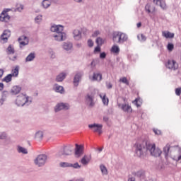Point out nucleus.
<instances>
[{
  "mask_svg": "<svg viewBox=\"0 0 181 181\" xmlns=\"http://www.w3.org/2000/svg\"><path fill=\"white\" fill-rule=\"evenodd\" d=\"M11 95H16L17 97L16 100V104L18 107H23L25 105H30L32 97L26 95L25 93H22L21 91H11L10 92Z\"/></svg>",
  "mask_w": 181,
  "mask_h": 181,
  "instance_id": "nucleus-1",
  "label": "nucleus"
},
{
  "mask_svg": "<svg viewBox=\"0 0 181 181\" xmlns=\"http://www.w3.org/2000/svg\"><path fill=\"white\" fill-rule=\"evenodd\" d=\"M148 143L146 141H138L135 144V153L139 158H142L148 152Z\"/></svg>",
  "mask_w": 181,
  "mask_h": 181,
  "instance_id": "nucleus-2",
  "label": "nucleus"
},
{
  "mask_svg": "<svg viewBox=\"0 0 181 181\" xmlns=\"http://www.w3.org/2000/svg\"><path fill=\"white\" fill-rule=\"evenodd\" d=\"M112 40L117 45H124V42L128 41V35L122 32H115L112 35Z\"/></svg>",
  "mask_w": 181,
  "mask_h": 181,
  "instance_id": "nucleus-3",
  "label": "nucleus"
},
{
  "mask_svg": "<svg viewBox=\"0 0 181 181\" xmlns=\"http://www.w3.org/2000/svg\"><path fill=\"white\" fill-rule=\"evenodd\" d=\"M150 152L151 156H154L155 158H159L160 155H162V150L159 148H156V145L155 144L148 143L147 144V152Z\"/></svg>",
  "mask_w": 181,
  "mask_h": 181,
  "instance_id": "nucleus-4",
  "label": "nucleus"
},
{
  "mask_svg": "<svg viewBox=\"0 0 181 181\" xmlns=\"http://www.w3.org/2000/svg\"><path fill=\"white\" fill-rule=\"evenodd\" d=\"M95 95L93 92L87 93L85 96V103L89 108H93L95 105Z\"/></svg>",
  "mask_w": 181,
  "mask_h": 181,
  "instance_id": "nucleus-5",
  "label": "nucleus"
},
{
  "mask_svg": "<svg viewBox=\"0 0 181 181\" xmlns=\"http://www.w3.org/2000/svg\"><path fill=\"white\" fill-rule=\"evenodd\" d=\"M47 160V156L45 154H40L37 156L35 159V164L39 168H42V166H45L46 162Z\"/></svg>",
  "mask_w": 181,
  "mask_h": 181,
  "instance_id": "nucleus-6",
  "label": "nucleus"
},
{
  "mask_svg": "<svg viewBox=\"0 0 181 181\" xmlns=\"http://www.w3.org/2000/svg\"><path fill=\"white\" fill-rule=\"evenodd\" d=\"M88 128L90 129H92L93 132H98L99 135H101V134H103V124L94 123L92 124H89Z\"/></svg>",
  "mask_w": 181,
  "mask_h": 181,
  "instance_id": "nucleus-7",
  "label": "nucleus"
},
{
  "mask_svg": "<svg viewBox=\"0 0 181 181\" xmlns=\"http://www.w3.org/2000/svg\"><path fill=\"white\" fill-rule=\"evenodd\" d=\"M71 154V146H66L58 152V156H69Z\"/></svg>",
  "mask_w": 181,
  "mask_h": 181,
  "instance_id": "nucleus-8",
  "label": "nucleus"
},
{
  "mask_svg": "<svg viewBox=\"0 0 181 181\" xmlns=\"http://www.w3.org/2000/svg\"><path fill=\"white\" fill-rule=\"evenodd\" d=\"M54 40H57V42H63L64 40H66L67 36L66 33H64L63 31L57 33V35H54Z\"/></svg>",
  "mask_w": 181,
  "mask_h": 181,
  "instance_id": "nucleus-9",
  "label": "nucleus"
},
{
  "mask_svg": "<svg viewBox=\"0 0 181 181\" xmlns=\"http://www.w3.org/2000/svg\"><path fill=\"white\" fill-rule=\"evenodd\" d=\"M117 105L124 112H132V107L127 103H117Z\"/></svg>",
  "mask_w": 181,
  "mask_h": 181,
  "instance_id": "nucleus-10",
  "label": "nucleus"
},
{
  "mask_svg": "<svg viewBox=\"0 0 181 181\" xmlns=\"http://www.w3.org/2000/svg\"><path fill=\"white\" fill-rule=\"evenodd\" d=\"M165 66L167 67V69H170L171 70H177V69H178L179 67V65L177 64V62H176V61L169 59L165 64Z\"/></svg>",
  "mask_w": 181,
  "mask_h": 181,
  "instance_id": "nucleus-11",
  "label": "nucleus"
},
{
  "mask_svg": "<svg viewBox=\"0 0 181 181\" xmlns=\"http://www.w3.org/2000/svg\"><path fill=\"white\" fill-rule=\"evenodd\" d=\"M70 108V106L67 103H58L54 107V111L55 112H59V111H62V110H69Z\"/></svg>",
  "mask_w": 181,
  "mask_h": 181,
  "instance_id": "nucleus-12",
  "label": "nucleus"
},
{
  "mask_svg": "<svg viewBox=\"0 0 181 181\" xmlns=\"http://www.w3.org/2000/svg\"><path fill=\"white\" fill-rule=\"evenodd\" d=\"M64 29V27L63 25H56V24H53L50 28L51 32H54V33H59L60 32H63Z\"/></svg>",
  "mask_w": 181,
  "mask_h": 181,
  "instance_id": "nucleus-13",
  "label": "nucleus"
},
{
  "mask_svg": "<svg viewBox=\"0 0 181 181\" xmlns=\"http://www.w3.org/2000/svg\"><path fill=\"white\" fill-rule=\"evenodd\" d=\"M84 153V147L81 145L76 144L75 155L76 158H80Z\"/></svg>",
  "mask_w": 181,
  "mask_h": 181,
  "instance_id": "nucleus-14",
  "label": "nucleus"
},
{
  "mask_svg": "<svg viewBox=\"0 0 181 181\" xmlns=\"http://www.w3.org/2000/svg\"><path fill=\"white\" fill-rule=\"evenodd\" d=\"M81 77H83V73L82 72H77L74 77V86L75 87H77L80 83V81L81 80Z\"/></svg>",
  "mask_w": 181,
  "mask_h": 181,
  "instance_id": "nucleus-15",
  "label": "nucleus"
},
{
  "mask_svg": "<svg viewBox=\"0 0 181 181\" xmlns=\"http://www.w3.org/2000/svg\"><path fill=\"white\" fill-rule=\"evenodd\" d=\"M9 37H11V30H5L3 34L1 35V40L4 41V43H6Z\"/></svg>",
  "mask_w": 181,
  "mask_h": 181,
  "instance_id": "nucleus-16",
  "label": "nucleus"
},
{
  "mask_svg": "<svg viewBox=\"0 0 181 181\" xmlns=\"http://www.w3.org/2000/svg\"><path fill=\"white\" fill-rule=\"evenodd\" d=\"M8 11H3L0 15L1 22H8L11 19V16L8 15Z\"/></svg>",
  "mask_w": 181,
  "mask_h": 181,
  "instance_id": "nucleus-17",
  "label": "nucleus"
},
{
  "mask_svg": "<svg viewBox=\"0 0 181 181\" xmlns=\"http://www.w3.org/2000/svg\"><path fill=\"white\" fill-rule=\"evenodd\" d=\"M90 160H91V155L90 156L84 155L82 159H81V163H82L83 166H86L88 163H90Z\"/></svg>",
  "mask_w": 181,
  "mask_h": 181,
  "instance_id": "nucleus-18",
  "label": "nucleus"
},
{
  "mask_svg": "<svg viewBox=\"0 0 181 181\" xmlns=\"http://www.w3.org/2000/svg\"><path fill=\"white\" fill-rule=\"evenodd\" d=\"M90 78L92 81H101L103 80V74L94 72L92 78L90 77Z\"/></svg>",
  "mask_w": 181,
  "mask_h": 181,
  "instance_id": "nucleus-19",
  "label": "nucleus"
},
{
  "mask_svg": "<svg viewBox=\"0 0 181 181\" xmlns=\"http://www.w3.org/2000/svg\"><path fill=\"white\" fill-rule=\"evenodd\" d=\"M66 76H67V74L66 73L62 72L57 76L55 78V81H57V83H62V81H63Z\"/></svg>",
  "mask_w": 181,
  "mask_h": 181,
  "instance_id": "nucleus-20",
  "label": "nucleus"
},
{
  "mask_svg": "<svg viewBox=\"0 0 181 181\" xmlns=\"http://www.w3.org/2000/svg\"><path fill=\"white\" fill-rule=\"evenodd\" d=\"M153 4H156V5H159V6H160V8L163 10L166 9V3L165 1L153 0Z\"/></svg>",
  "mask_w": 181,
  "mask_h": 181,
  "instance_id": "nucleus-21",
  "label": "nucleus"
},
{
  "mask_svg": "<svg viewBox=\"0 0 181 181\" xmlns=\"http://www.w3.org/2000/svg\"><path fill=\"white\" fill-rule=\"evenodd\" d=\"M74 39L80 40L81 39V31L80 30H74L73 32Z\"/></svg>",
  "mask_w": 181,
  "mask_h": 181,
  "instance_id": "nucleus-22",
  "label": "nucleus"
},
{
  "mask_svg": "<svg viewBox=\"0 0 181 181\" xmlns=\"http://www.w3.org/2000/svg\"><path fill=\"white\" fill-rule=\"evenodd\" d=\"M8 91H4L1 94V98H0V107L4 105V103L6 101V98H8Z\"/></svg>",
  "mask_w": 181,
  "mask_h": 181,
  "instance_id": "nucleus-23",
  "label": "nucleus"
},
{
  "mask_svg": "<svg viewBox=\"0 0 181 181\" xmlns=\"http://www.w3.org/2000/svg\"><path fill=\"white\" fill-rule=\"evenodd\" d=\"M36 59V54L35 52H30L25 58V62H33Z\"/></svg>",
  "mask_w": 181,
  "mask_h": 181,
  "instance_id": "nucleus-24",
  "label": "nucleus"
},
{
  "mask_svg": "<svg viewBox=\"0 0 181 181\" xmlns=\"http://www.w3.org/2000/svg\"><path fill=\"white\" fill-rule=\"evenodd\" d=\"M135 176L139 177L141 180L145 179V171L144 170H140L135 173Z\"/></svg>",
  "mask_w": 181,
  "mask_h": 181,
  "instance_id": "nucleus-25",
  "label": "nucleus"
},
{
  "mask_svg": "<svg viewBox=\"0 0 181 181\" xmlns=\"http://www.w3.org/2000/svg\"><path fill=\"white\" fill-rule=\"evenodd\" d=\"M99 97L101 98L104 105H108V103H110V100H108V98H107V95L105 94H100Z\"/></svg>",
  "mask_w": 181,
  "mask_h": 181,
  "instance_id": "nucleus-26",
  "label": "nucleus"
},
{
  "mask_svg": "<svg viewBox=\"0 0 181 181\" xmlns=\"http://www.w3.org/2000/svg\"><path fill=\"white\" fill-rule=\"evenodd\" d=\"M170 149V145L167 144L164 148H163V153L165 155V159H168L169 156V151Z\"/></svg>",
  "mask_w": 181,
  "mask_h": 181,
  "instance_id": "nucleus-27",
  "label": "nucleus"
},
{
  "mask_svg": "<svg viewBox=\"0 0 181 181\" xmlns=\"http://www.w3.org/2000/svg\"><path fill=\"white\" fill-rule=\"evenodd\" d=\"M132 103L134 104V105L138 108H139V107L142 105V99L141 98H137L132 102Z\"/></svg>",
  "mask_w": 181,
  "mask_h": 181,
  "instance_id": "nucleus-28",
  "label": "nucleus"
},
{
  "mask_svg": "<svg viewBox=\"0 0 181 181\" xmlns=\"http://www.w3.org/2000/svg\"><path fill=\"white\" fill-rule=\"evenodd\" d=\"M73 47V44L70 42H64L63 45V49H64V50H71V48Z\"/></svg>",
  "mask_w": 181,
  "mask_h": 181,
  "instance_id": "nucleus-29",
  "label": "nucleus"
},
{
  "mask_svg": "<svg viewBox=\"0 0 181 181\" xmlns=\"http://www.w3.org/2000/svg\"><path fill=\"white\" fill-rule=\"evenodd\" d=\"M110 52L115 54H118L119 53V47H118V45H113L110 49Z\"/></svg>",
  "mask_w": 181,
  "mask_h": 181,
  "instance_id": "nucleus-30",
  "label": "nucleus"
},
{
  "mask_svg": "<svg viewBox=\"0 0 181 181\" xmlns=\"http://www.w3.org/2000/svg\"><path fill=\"white\" fill-rule=\"evenodd\" d=\"M17 151H18V153H23L24 155H27V153H28V149H26L21 146H18Z\"/></svg>",
  "mask_w": 181,
  "mask_h": 181,
  "instance_id": "nucleus-31",
  "label": "nucleus"
},
{
  "mask_svg": "<svg viewBox=\"0 0 181 181\" xmlns=\"http://www.w3.org/2000/svg\"><path fill=\"white\" fill-rule=\"evenodd\" d=\"M54 91H64V88L57 83H55L53 86Z\"/></svg>",
  "mask_w": 181,
  "mask_h": 181,
  "instance_id": "nucleus-32",
  "label": "nucleus"
},
{
  "mask_svg": "<svg viewBox=\"0 0 181 181\" xmlns=\"http://www.w3.org/2000/svg\"><path fill=\"white\" fill-rule=\"evenodd\" d=\"M152 9V13H153V11H155V7H152L151 6V4H147L145 6V10L148 12V13H151Z\"/></svg>",
  "mask_w": 181,
  "mask_h": 181,
  "instance_id": "nucleus-33",
  "label": "nucleus"
},
{
  "mask_svg": "<svg viewBox=\"0 0 181 181\" xmlns=\"http://www.w3.org/2000/svg\"><path fill=\"white\" fill-rule=\"evenodd\" d=\"M163 35L166 37V39H173L175 37V33H172L170 32L163 33Z\"/></svg>",
  "mask_w": 181,
  "mask_h": 181,
  "instance_id": "nucleus-34",
  "label": "nucleus"
},
{
  "mask_svg": "<svg viewBox=\"0 0 181 181\" xmlns=\"http://www.w3.org/2000/svg\"><path fill=\"white\" fill-rule=\"evenodd\" d=\"M42 5L43 8H45V9H47V8H49V6H50L51 2L49 0H43L42 2Z\"/></svg>",
  "mask_w": 181,
  "mask_h": 181,
  "instance_id": "nucleus-35",
  "label": "nucleus"
},
{
  "mask_svg": "<svg viewBox=\"0 0 181 181\" xmlns=\"http://www.w3.org/2000/svg\"><path fill=\"white\" fill-rule=\"evenodd\" d=\"M13 77H18L19 74V66H16V68L13 70V73L10 74Z\"/></svg>",
  "mask_w": 181,
  "mask_h": 181,
  "instance_id": "nucleus-36",
  "label": "nucleus"
},
{
  "mask_svg": "<svg viewBox=\"0 0 181 181\" xmlns=\"http://www.w3.org/2000/svg\"><path fill=\"white\" fill-rule=\"evenodd\" d=\"M100 169L103 175H108V170L107 169V167H105V165H100Z\"/></svg>",
  "mask_w": 181,
  "mask_h": 181,
  "instance_id": "nucleus-37",
  "label": "nucleus"
},
{
  "mask_svg": "<svg viewBox=\"0 0 181 181\" xmlns=\"http://www.w3.org/2000/svg\"><path fill=\"white\" fill-rule=\"evenodd\" d=\"M95 43L98 46H103L104 45V40L101 37H98L95 40Z\"/></svg>",
  "mask_w": 181,
  "mask_h": 181,
  "instance_id": "nucleus-38",
  "label": "nucleus"
},
{
  "mask_svg": "<svg viewBox=\"0 0 181 181\" xmlns=\"http://www.w3.org/2000/svg\"><path fill=\"white\" fill-rule=\"evenodd\" d=\"M12 75L9 74L3 78V81H5L6 83H11V81H12Z\"/></svg>",
  "mask_w": 181,
  "mask_h": 181,
  "instance_id": "nucleus-39",
  "label": "nucleus"
},
{
  "mask_svg": "<svg viewBox=\"0 0 181 181\" xmlns=\"http://www.w3.org/2000/svg\"><path fill=\"white\" fill-rule=\"evenodd\" d=\"M61 168H71V163L66 162H62L59 163Z\"/></svg>",
  "mask_w": 181,
  "mask_h": 181,
  "instance_id": "nucleus-40",
  "label": "nucleus"
},
{
  "mask_svg": "<svg viewBox=\"0 0 181 181\" xmlns=\"http://www.w3.org/2000/svg\"><path fill=\"white\" fill-rule=\"evenodd\" d=\"M35 138L39 141H41V139L43 138V132H37L35 134Z\"/></svg>",
  "mask_w": 181,
  "mask_h": 181,
  "instance_id": "nucleus-41",
  "label": "nucleus"
},
{
  "mask_svg": "<svg viewBox=\"0 0 181 181\" xmlns=\"http://www.w3.org/2000/svg\"><path fill=\"white\" fill-rule=\"evenodd\" d=\"M119 81L121 83H123V84H126V86H129V81L127 78V77H123L119 79Z\"/></svg>",
  "mask_w": 181,
  "mask_h": 181,
  "instance_id": "nucleus-42",
  "label": "nucleus"
},
{
  "mask_svg": "<svg viewBox=\"0 0 181 181\" xmlns=\"http://www.w3.org/2000/svg\"><path fill=\"white\" fill-rule=\"evenodd\" d=\"M48 53L50 54V57L52 59H54L56 57V52L53 51V49L50 48L48 51Z\"/></svg>",
  "mask_w": 181,
  "mask_h": 181,
  "instance_id": "nucleus-43",
  "label": "nucleus"
},
{
  "mask_svg": "<svg viewBox=\"0 0 181 181\" xmlns=\"http://www.w3.org/2000/svg\"><path fill=\"white\" fill-rule=\"evenodd\" d=\"M167 49L168 52H172L173 49H175V45H173V43L169 42L167 45Z\"/></svg>",
  "mask_w": 181,
  "mask_h": 181,
  "instance_id": "nucleus-44",
  "label": "nucleus"
},
{
  "mask_svg": "<svg viewBox=\"0 0 181 181\" xmlns=\"http://www.w3.org/2000/svg\"><path fill=\"white\" fill-rule=\"evenodd\" d=\"M11 91H22V87L21 86H14L11 88Z\"/></svg>",
  "mask_w": 181,
  "mask_h": 181,
  "instance_id": "nucleus-45",
  "label": "nucleus"
},
{
  "mask_svg": "<svg viewBox=\"0 0 181 181\" xmlns=\"http://www.w3.org/2000/svg\"><path fill=\"white\" fill-rule=\"evenodd\" d=\"M7 51L9 54H13L15 53V49L12 48V45H11L7 47Z\"/></svg>",
  "mask_w": 181,
  "mask_h": 181,
  "instance_id": "nucleus-46",
  "label": "nucleus"
},
{
  "mask_svg": "<svg viewBox=\"0 0 181 181\" xmlns=\"http://www.w3.org/2000/svg\"><path fill=\"white\" fill-rule=\"evenodd\" d=\"M71 168H74V169H80L81 165L78 164V163H71Z\"/></svg>",
  "mask_w": 181,
  "mask_h": 181,
  "instance_id": "nucleus-47",
  "label": "nucleus"
},
{
  "mask_svg": "<svg viewBox=\"0 0 181 181\" xmlns=\"http://www.w3.org/2000/svg\"><path fill=\"white\" fill-rule=\"evenodd\" d=\"M22 40H23V42H28V40H29V38H28V37H26L25 35H22L18 38V42H21Z\"/></svg>",
  "mask_w": 181,
  "mask_h": 181,
  "instance_id": "nucleus-48",
  "label": "nucleus"
},
{
  "mask_svg": "<svg viewBox=\"0 0 181 181\" xmlns=\"http://www.w3.org/2000/svg\"><path fill=\"white\" fill-rule=\"evenodd\" d=\"M138 40H141V42H146V36H145L144 34H141L140 37L139 38V35L137 36Z\"/></svg>",
  "mask_w": 181,
  "mask_h": 181,
  "instance_id": "nucleus-49",
  "label": "nucleus"
},
{
  "mask_svg": "<svg viewBox=\"0 0 181 181\" xmlns=\"http://www.w3.org/2000/svg\"><path fill=\"white\" fill-rule=\"evenodd\" d=\"M19 43H20V47L22 48V46H27V45H29V40L19 41Z\"/></svg>",
  "mask_w": 181,
  "mask_h": 181,
  "instance_id": "nucleus-50",
  "label": "nucleus"
},
{
  "mask_svg": "<svg viewBox=\"0 0 181 181\" xmlns=\"http://www.w3.org/2000/svg\"><path fill=\"white\" fill-rule=\"evenodd\" d=\"M101 52V45H97L94 49V53H100Z\"/></svg>",
  "mask_w": 181,
  "mask_h": 181,
  "instance_id": "nucleus-51",
  "label": "nucleus"
},
{
  "mask_svg": "<svg viewBox=\"0 0 181 181\" xmlns=\"http://www.w3.org/2000/svg\"><path fill=\"white\" fill-rule=\"evenodd\" d=\"M87 43H88V47H93V46H94V42H93V40L91 39L88 40Z\"/></svg>",
  "mask_w": 181,
  "mask_h": 181,
  "instance_id": "nucleus-52",
  "label": "nucleus"
},
{
  "mask_svg": "<svg viewBox=\"0 0 181 181\" xmlns=\"http://www.w3.org/2000/svg\"><path fill=\"white\" fill-rule=\"evenodd\" d=\"M97 63H98V60L97 59H93L91 63H90V66L92 67H95L97 66Z\"/></svg>",
  "mask_w": 181,
  "mask_h": 181,
  "instance_id": "nucleus-53",
  "label": "nucleus"
},
{
  "mask_svg": "<svg viewBox=\"0 0 181 181\" xmlns=\"http://www.w3.org/2000/svg\"><path fill=\"white\" fill-rule=\"evenodd\" d=\"M23 11V5L21 4L19 7L16 8V11L17 12H22Z\"/></svg>",
  "mask_w": 181,
  "mask_h": 181,
  "instance_id": "nucleus-54",
  "label": "nucleus"
},
{
  "mask_svg": "<svg viewBox=\"0 0 181 181\" xmlns=\"http://www.w3.org/2000/svg\"><path fill=\"white\" fill-rule=\"evenodd\" d=\"M153 131L156 135H160L162 134V132L158 129H153Z\"/></svg>",
  "mask_w": 181,
  "mask_h": 181,
  "instance_id": "nucleus-55",
  "label": "nucleus"
},
{
  "mask_svg": "<svg viewBox=\"0 0 181 181\" xmlns=\"http://www.w3.org/2000/svg\"><path fill=\"white\" fill-rule=\"evenodd\" d=\"M105 57H107V53L105 52H100V59H105Z\"/></svg>",
  "mask_w": 181,
  "mask_h": 181,
  "instance_id": "nucleus-56",
  "label": "nucleus"
},
{
  "mask_svg": "<svg viewBox=\"0 0 181 181\" xmlns=\"http://www.w3.org/2000/svg\"><path fill=\"white\" fill-rule=\"evenodd\" d=\"M100 33H101L100 32V30H95L92 35V37H97V36H98V35H100Z\"/></svg>",
  "mask_w": 181,
  "mask_h": 181,
  "instance_id": "nucleus-57",
  "label": "nucleus"
},
{
  "mask_svg": "<svg viewBox=\"0 0 181 181\" xmlns=\"http://www.w3.org/2000/svg\"><path fill=\"white\" fill-rule=\"evenodd\" d=\"M0 139H6V133L3 132L0 134Z\"/></svg>",
  "mask_w": 181,
  "mask_h": 181,
  "instance_id": "nucleus-58",
  "label": "nucleus"
},
{
  "mask_svg": "<svg viewBox=\"0 0 181 181\" xmlns=\"http://www.w3.org/2000/svg\"><path fill=\"white\" fill-rule=\"evenodd\" d=\"M106 87L107 88H108L110 90V88H112V84L111 83V82H106Z\"/></svg>",
  "mask_w": 181,
  "mask_h": 181,
  "instance_id": "nucleus-59",
  "label": "nucleus"
},
{
  "mask_svg": "<svg viewBox=\"0 0 181 181\" xmlns=\"http://www.w3.org/2000/svg\"><path fill=\"white\" fill-rule=\"evenodd\" d=\"M35 22L37 23V22H39V21H42V16H36L35 17Z\"/></svg>",
  "mask_w": 181,
  "mask_h": 181,
  "instance_id": "nucleus-60",
  "label": "nucleus"
},
{
  "mask_svg": "<svg viewBox=\"0 0 181 181\" xmlns=\"http://www.w3.org/2000/svg\"><path fill=\"white\" fill-rule=\"evenodd\" d=\"M4 85L3 83H0V91H2L4 90Z\"/></svg>",
  "mask_w": 181,
  "mask_h": 181,
  "instance_id": "nucleus-61",
  "label": "nucleus"
},
{
  "mask_svg": "<svg viewBox=\"0 0 181 181\" xmlns=\"http://www.w3.org/2000/svg\"><path fill=\"white\" fill-rule=\"evenodd\" d=\"M4 76V69H0V78Z\"/></svg>",
  "mask_w": 181,
  "mask_h": 181,
  "instance_id": "nucleus-62",
  "label": "nucleus"
},
{
  "mask_svg": "<svg viewBox=\"0 0 181 181\" xmlns=\"http://www.w3.org/2000/svg\"><path fill=\"white\" fill-rule=\"evenodd\" d=\"M128 181H135V177H131L128 179Z\"/></svg>",
  "mask_w": 181,
  "mask_h": 181,
  "instance_id": "nucleus-63",
  "label": "nucleus"
},
{
  "mask_svg": "<svg viewBox=\"0 0 181 181\" xmlns=\"http://www.w3.org/2000/svg\"><path fill=\"white\" fill-rule=\"evenodd\" d=\"M75 181H85L84 178H78Z\"/></svg>",
  "mask_w": 181,
  "mask_h": 181,
  "instance_id": "nucleus-64",
  "label": "nucleus"
}]
</instances>
